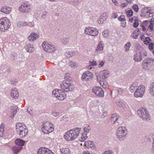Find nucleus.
<instances>
[{"mask_svg": "<svg viewBox=\"0 0 154 154\" xmlns=\"http://www.w3.org/2000/svg\"><path fill=\"white\" fill-rule=\"evenodd\" d=\"M81 130L80 128H77L67 131L64 135L65 138L68 141L74 140L79 136Z\"/></svg>", "mask_w": 154, "mask_h": 154, "instance_id": "nucleus-1", "label": "nucleus"}, {"mask_svg": "<svg viewBox=\"0 0 154 154\" xmlns=\"http://www.w3.org/2000/svg\"><path fill=\"white\" fill-rule=\"evenodd\" d=\"M11 25V23L8 19L3 17L0 19V30L2 32H5L7 30Z\"/></svg>", "mask_w": 154, "mask_h": 154, "instance_id": "nucleus-2", "label": "nucleus"}, {"mask_svg": "<svg viewBox=\"0 0 154 154\" xmlns=\"http://www.w3.org/2000/svg\"><path fill=\"white\" fill-rule=\"evenodd\" d=\"M116 134L117 138L120 140L122 141L125 139L127 134L125 128L123 127H119L117 130Z\"/></svg>", "mask_w": 154, "mask_h": 154, "instance_id": "nucleus-3", "label": "nucleus"}, {"mask_svg": "<svg viewBox=\"0 0 154 154\" xmlns=\"http://www.w3.org/2000/svg\"><path fill=\"white\" fill-rule=\"evenodd\" d=\"M41 130L44 133L49 134L54 131V127L50 122H45L43 124Z\"/></svg>", "mask_w": 154, "mask_h": 154, "instance_id": "nucleus-4", "label": "nucleus"}, {"mask_svg": "<svg viewBox=\"0 0 154 154\" xmlns=\"http://www.w3.org/2000/svg\"><path fill=\"white\" fill-rule=\"evenodd\" d=\"M137 113L138 115L143 120L145 121L149 120V114L146 109L143 108L140 109L138 110Z\"/></svg>", "mask_w": 154, "mask_h": 154, "instance_id": "nucleus-5", "label": "nucleus"}, {"mask_svg": "<svg viewBox=\"0 0 154 154\" xmlns=\"http://www.w3.org/2000/svg\"><path fill=\"white\" fill-rule=\"evenodd\" d=\"M42 46L44 50L48 53H53L56 50V47L54 45L45 42H43Z\"/></svg>", "mask_w": 154, "mask_h": 154, "instance_id": "nucleus-6", "label": "nucleus"}, {"mask_svg": "<svg viewBox=\"0 0 154 154\" xmlns=\"http://www.w3.org/2000/svg\"><path fill=\"white\" fill-rule=\"evenodd\" d=\"M52 93L60 100H63L66 97V93L62 90H54L52 91Z\"/></svg>", "mask_w": 154, "mask_h": 154, "instance_id": "nucleus-7", "label": "nucleus"}, {"mask_svg": "<svg viewBox=\"0 0 154 154\" xmlns=\"http://www.w3.org/2000/svg\"><path fill=\"white\" fill-rule=\"evenodd\" d=\"M60 88L62 90L65 92L71 91L74 89L73 85L68 82H63L61 85Z\"/></svg>", "mask_w": 154, "mask_h": 154, "instance_id": "nucleus-8", "label": "nucleus"}, {"mask_svg": "<svg viewBox=\"0 0 154 154\" xmlns=\"http://www.w3.org/2000/svg\"><path fill=\"white\" fill-rule=\"evenodd\" d=\"M85 34L93 36H97L98 34V30L93 27H86L85 30Z\"/></svg>", "mask_w": 154, "mask_h": 154, "instance_id": "nucleus-9", "label": "nucleus"}, {"mask_svg": "<svg viewBox=\"0 0 154 154\" xmlns=\"http://www.w3.org/2000/svg\"><path fill=\"white\" fill-rule=\"evenodd\" d=\"M145 87L143 85L139 86L134 93V96L136 98L142 97L145 91Z\"/></svg>", "mask_w": 154, "mask_h": 154, "instance_id": "nucleus-10", "label": "nucleus"}, {"mask_svg": "<svg viewBox=\"0 0 154 154\" xmlns=\"http://www.w3.org/2000/svg\"><path fill=\"white\" fill-rule=\"evenodd\" d=\"M92 91L95 95L97 96L103 97L104 96V91L100 87H94L92 89Z\"/></svg>", "mask_w": 154, "mask_h": 154, "instance_id": "nucleus-11", "label": "nucleus"}, {"mask_svg": "<svg viewBox=\"0 0 154 154\" xmlns=\"http://www.w3.org/2000/svg\"><path fill=\"white\" fill-rule=\"evenodd\" d=\"M150 9L148 8H144L141 10L142 17H148L152 16V14L150 12Z\"/></svg>", "mask_w": 154, "mask_h": 154, "instance_id": "nucleus-12", "label": "nucleus"}, {"mask_svg": "<svg viewBox=\"0 0 154 154\" xmlns=\"http://www.w3.org/2000/svg\"><path fill=\"white\" fill-rule=\"evenodd\" d=\"M30 8L29 6L27 4L24 3L19 7V11L21 13H27Z\"/></svg>", "mask_w": 154, "mask_h": 154, "instance_id": "nucleus-13", "label": "nucleus"}, {"mask_svg": "<svg viewBox=\"0 0 154 154\" xmlns=\"http://www.w3.org/2000/svg\"><path fill=\"white\" fill-rule=\"evenodd\" d=\"M93 77V74L89 71H85L82 75V79L83 80L87 81Z\"/></svg>", "mask_w": 154, "mask_h": 154, "instance_id": "nucleus-14", "label": "nucleus"}, {"mask_svg": "<svg viewBox=\"0 0 154 154\" xmlns=\"http://www.w3.org/2000/svg\"><path fill=\"white\" fill-rule=\"evenodd\" d=\"M26 128V126L23 123H17L16 126V131L17 133Z\"/></svg>", "mask_w": 154, "mask_h": 154, "instance_id": "nucleus-15", "label": "nucleus"}, {"mask_svg": "<svg viewBox=\"0 0 154 154\" xmlns=\"http://www.w3.org/2000/svg\"><path fill=\"white\" fill-rule=\"evenodd\" d=\"M37 154H54V153L51 150L47 148H41L38 149Z\"/></svg>", "mask_w": 154, "mask_h": 154, "instance_id": "nucleus-16", "label": "nucleus"}, {"mask_svg": "<svg viewBox=\"0 0 154 154\" xmlns=\"http://www.w3.org/2000/svg\"><path fill=\"white\" fill-rule=\"evenodd\" d=\"M142 55L140 52H137L134 55V59L135 62L141 61L142 60Z\"/></svg>", "mask_w": 154, "mask_h": 154, "instance_id": "nucleus-17", "label": "nucleus"}, {"mask_svg": "<svg viewBox=\"0 0 154 154\" xmlns=\"http://www.w3.org/2000/svg\"><path fill=\"white\" fill-rule=\"evenodd\" d=\"M83 146L88 148H94L95 147V144L91 141L88 140L86 141L83 143Z\"/></svg>", "mask_w": 154, "mask_h": 154, "instance_id": "nucleus-18", "label": "nucleus"}, {"mask_svg": "<svg viewBox=\"0 0 154 154\" xmlns=\"http://www.w3.org/2000/svg\"><path fill=\"white\" fill-rule=\"evenodd\" d=\"M38 38V35L35 32L31 33L30 35L28 36V40L32 42L36 40Z\"/></svg>", "mask_w": 154, "mask_h": 154, "instance_id": "nucleus-19", "label": "nucleus"}, {"mask_svg": "<svg viewBox=\"0 0 154 154\" xmlns=\"http://www.w3.org/2000/svg\"><path fill=\"white\" fill-rule=\"evenodd\" d=\"M145 22H147L148 24V25H146V27H147V29L151 30L153 31L154 30V21H145Z\"/></svg>", "mask_w": 154, "mask_h": 154, "instance_id": "nucleus-20", "label": "nucleus"}, {"mask_svg": "<svg viewBox=\"0 0 154 154\" xmlns=\"http://www.w3.org/2000/svg\"><path fill=\"white\" fill-rule=\"evenodd\" d=\"M142 66L144 69L146 70L150 69L151 67L147 59L144 60L143 61Z\"/></svg>", "mask_w": 154, "mask_h": 154, "instance_id": "nucleus-21", "label": "nucleus"}, {"mask_svg": "<svg viewBox=\"0 0 154 154\" xmlns=\"http://www.w3.org/2000/svg\"><path fill=\"white\" fill-rule=\"evenodd\" d=\"M26 51L29 53L33 52L34 50L33 45L29 43H27L25 46Z\"/></svg>", "mask_w": 154, "mask_h": 154, "instance_id": "nucleus-22", "label": "nucleus"}, {"mask_svg": "<svg viewBox=\"0 0 154 154\" xmlns=\"http://www.w3.org/2000/svg\"><path fill=\"white\" fill-rule=\"evenodd\" d=\"M103 46L104 45L103 42L102 41H100L95 49V52L97 53L98 52L102 51L103 50Z\"/></svg>", "mask_w": 154, "mask_h": 154, "instance_id": "nucleus-23", "label": "nucleus"}, {"mask_svg": "<svg viewBox=\"0 0 154 154\" xmlns=\"http://www.w3.org/2000/svg\"><path fill=\"white\" fill-rule=\"evenodd\" d=\"M10 94L12 97L15 99L17 98L19 96L18 92L16 89H12Z\"/></svg>", "mask_w": 154, "mask_h": 154, "instance_id": "nucleus-24", "label": "nucleus"}, {"mask_svg": "<svg viewBox=\"0 0 154 154\" xmlns=\"http://www.w3.org/2000/svg\"><path fill=\"white\" fill-rule=\"evenodd\" d=\"M107 16L106 14L103 13L100 16V18L98 20L97 22L99 23L102 24L107 19Z\"/></svg>", "mask_w": 154, "mask_h": 154, "instance_id": "nucleus-25", "label": "nucleus"}, {"mask_svg": "<svg viewBox=\"0 0 154 154\" xmlns=\"http://www.w3.org/2000/svg\"><path fill=\"white\" fill-rule=\"evenodd\" d=\"M11 11V8L8 7L4 6L1 9V11L6 14H9Z\"/></svg>", "mask_w": 154, "mask_h": 154, "instance_id": "nucleus-26", "label": "nucleus"}, {"mask_svg": "<svg viewBox=\"0 0 154 154\" xmlns=\"http://www.w3.org/2000/svg\"><path fill=\"white\" fill-rule=\"evenodd\" d=\"M22 149V147L17 146L13 147L12 149L14 154H17V153L19 152L20 150Z\"/></svg>", "mask_w": 154, "mask_h": 154, "instance_id": "nucleus-27", "label": "nucleus"}, {"mask_svg": "<svg viewBox=\"0 0 154 154\" xmlns=\"http://www.w3.org/2000/svg\"><path fill=\"white\" fill-rule=\"evenodd\" d=\"M15 142L17 146L22 147L24 145L25 141L20 139H17L15 140Z\"/></svg>", "mask_w": 154, "mask_h": 154, "instance_id": "nucleus-28", "label": "nucleus"}, {"mask_svg": "<svg viewBox=\"0 0 154 154\" xmlns=\"http://www.w3.org/2000/svg\"><path fill=\"white\" fill-rule=\"evenodd\" d=\"M28 131L27 128L24 130L23 131H21L18 133L20 137H24L26 136L28 134Z\"/></svg>", "mask_w": 154, "mask_h": 154, "instance_id": "nucleus-29", "label": "nucleus"}, {"mask_svg": "<svg viewBox=\"0 0 154 154\" xmlns=\"http://www.w3.org/2000/svg\"><path fill=\"white\" fill-rule=\"evenodd\" d=\"M60 150L62 154H70V150L68 148H62Z\"/></svg>", "mask_w": 154, "mask_h": 154, "instance_id": "nucleus-30", "label": "nucleus"}, {"mask_svg": "<svg viewBox=\"0 0 154 154\" xmlns=\"http://www.w3.org/2000/svg\"><path fill=\"white\" fill-rule=\"evenodd\" d=\"M109 72L107 70H104L101 72L100 75L104 78H107L109 76Z\"/></svg>", "mask_w": 154, "mask_h": 154, "instance_id": "nucleus-31", "label": "nucleus"}, {"mask_svg": "<svg viewBox=\"0 0 154 154\" xmlns=\"http://www.w3.org/2000/svg\"><path fill=\"white\" fill-rule=\"evenodd\" d=\"M119 117H118L117 114H114L111 117V121L112 123H113L114 124L116 122L118 119Z\"/></svg>", "mask_w": 154, "mask_h": 154, "instance_id": "nucleus-32", "label": "nucleus"}, {"mask_svg": "<svg viewBox=\"0 0 154 154\" xmlns=\"http://www.w3.org/2000/svg\"><path fill=\"white\" fill-rule=\"evenodd\" d=\"M87 134L85 133L82 134L81 137L79 139V140L81 142H84L87 138Z\"/></svg>", "mask_w": 154, "mask_h": 154, "instance_id": "nucleus-33", "label": "nucleus"}, {"mask_svg": "<svg viewBox=\"0 0 154 154\" xmlns=\"http://www.w3.org/2000/svg\"><path fill=\"white\" fill-rule=\"evenodd\" d=\"M4 125L2 124L0 127V137H3L4 135Z\"/></svg>", "mask_w": 154, "mask_h": 154, "instance_id": "nucleus-34", "label": "nucleus"}, {"mask_svg": "<svg viewBox=\"0 0 154 154\" xmlns=\"http://www.w3.org/2000/svg\"><path fill=\"white\" fill-rule=\"evenodd\" d=\"M69 41V38L63 37L61 39V42L63 44H67Z\"/></svg>", "mask_w": 154, "mask_h": 154, "instance_id": "nucleus-35", "label": "nucleus"}, {"mask_svg": "<svg viewBox=\"0 0 154 154\" xmlns=\"http://www.w3.org/2000/svg\"><path fill=\"white\" fill-rule=\"evenodd\" d=\"M150 92L151 94L154 96V82L151 84L149 88Z\"/></svg>", "mask_w": 154, "mask_h": 154, "instance_id": "nucleus-36", "label": "nucleus"}, {"mask_svg": "<svg viewBox=\"0 0 154 154\" xmlns=\"http://www.w3.org/2000/svg\"><path fill=\"white\" fill-rule=\"evenodd\" d=\"M91 130V128L89 126L87 125L86 127L84 128V131L85 133L87 134V133H89L90 132Z\"/></svg>", "mask_w": 154, "mask_h": 154, "instance_id": "nucleus-37", "label": "nucleus"}, {"mask_svg": "<svg viewBox=\"0 0 154 154\" xmlns=\"http://www.w3.org/2000/svg\"><path fill=\"white\" fill-rule=\"evenodd\" d=\"M140 33L139 30L135 31L133 33V37L135 39H136L138 38V35Z\"/></svg>", "mask_w": 154, "mask_h": 154, "instance_id": "nucleus-38", "label": "nucleus"}, {"mask_svg": "<svg viewBox=\"0 0 154 154\" xmlns=\"http://www.w3.org/2000/svg\"><path fill=\"white\" fill-rule=\"evenodd\" d=\"M131 45V43L130 42H128L125 45V51H127L129 50Z\"/></svg>", "mask_w": 154, "mask_h": 154, "instance_id": "nucleus-39", "label": "nucleus"}, {"mask_svg": "<svg viewBox=\"0 0 154 154\" xmlns=\"http://www.w3.org/2000/svg\"><path fill=\"white\" fill-rule=\"evenodd\" d=\"M147 59L151 67H152V66H154V60L152 59L151 58H149Z\"/></svg>", "mask_w": 154, "mask_h": 154, "instance_id": "nucleus-40", "label": "nucleus"}, {"mask_svg": "<svg viewBox=\"0 0 154 154\" xmlns=\"http://www.w3.org/2000/svg\"><path fill=\"white\" fill-rule=\"evenodd\" d=\"M18 25L22 26H27L28 25V23L26 22L20 21L18 23Z\"/></svg>", "mask_w": 154, "mask_h": 154, "instance_id": "nucleus-41", "label": "nucleus"}, {"mask_svg": "<svg viewBox=\"0 0 154 154\" xmlns=\"http://www.w3.org/2000/svg\"><path fill=\"white\" fill-rule=\"evenodd\" d=\"M58 119L60 121H66V116H61L58 117Z\"/></svg>", "mask_w": 154, "mask_h": 154, "instance_id": "nucleus-42", "label": "nucleus"}, {"mask_svg": "<svg viewBox=\"0 0 154 154\" xmlns=\"http://www.w3.org/2000/svg\"><path fill=\"white\" fill-rule=\"evenodd\" d=\"M13 110H14L13 111L11 115L10 116V117L12 119L13 118L14 116L16 115L17 112L16 108V109H14Z\"/></svg>", "mask_w": 154, "mask_h": 154, "instance_id": "nucleus-43", "label": "nucleus"}, {"mask_svg": "<svg viewBox=\"0 0 154 154\" xmlns=\"http://www.w3.org/2000/svg\"><path fill=\"white\" fill-rule=\"evenodd\" d=\"M116 104L120 107L122 106L123 103L121 101V100L118 99L116 100Z\"/></svg>", "mask_w": 154, "mask_h": 154, "instance_id": "nucleus-44", "label": "nucleus"}, {"mask_svg": "<svg viewBox=\"0 0 154 154\" xmlns=\"http://www.w3.org/2000/svg\"><path fill=\"white\" fill-rule=\"evenodd\" d=\"M126 14L128 17H130L133 15V12L131 10H129L126 13Z\"/></svg>", "mask_w": 154, "mask_h": 154, "instance_id": "nucleus-45", "label": "nucleus"}, {"mask_svg": "<svg viewBox=\"0 0 154 154\" xmlns=\"http://www.w3.org/2000/svg\"><path fill=\"white\" fill-rule=\"evenodd\" d=\"M118 20L120 21H125L126 20L125 17L124 15H121L118 18Z\"/></svg>", "mask_w": 154, "mask_h": 154, "instance_id": "nucleus-46", "label": "nucleus"}, {"mask_svg": "<svg viewBox=\"0 0 154 154\" xmlns=\"http://www.w3.org/2000/svg\"><path fill=\"white\" fill-rule=\"evenodd\" d=\"M132 8L136 12H137L138 11L139 8L137 5L136 4L132 6Z\"/></svg>", "mask_w": 154, "mask_h": 154, "instance_id": "nucleus-47", "label": "nucleus"}, {"mask_svg": "<svg viewBox=\"0 0 154 154\" xmlns=\"http://www.w3.org/2000/svg\"><path fill=\"white\" fill-rule=\"evenodd\" d=\"M77 65L76 63L72 61H70L69 63V66L71 67H73L76 66Z\"/></svg>", "mask_w": 154, "mask_h": 154, "instance_id": "nucleus-48", "label": "nucleus"}, {"mask_svg": "<svg viewBox=\"0 0 154 154\" xmlns=\"http://www.w3.org/2000/svg\"><path fill=\"white\" fill-rule=\"evenodd\" d=\"M137 86L136 83H133L131 85L130 87V90L132 91H134V90L135 88L137 87Z\"/></svg>", "mask_w": 154, "mask_h": 154, "instance_id": "nucleus-49", "label": "nucleus"}, {"mask_svg": "<svg viewBox=\"0 0 154 154\" xmlns=\"http://www.w3.org/2000/svg\"><path fill=\"white\" fill-rule=\"evenodd\" d=\"M139 25V23H138V21L137 20L135 19L134 20V22L133 23V25L134 27L135 28H137L138 27Z\"/></svg>", "mask_w": 154, "mask_h": 154, "instance_id": "nucleus-50", "label": "nucleus"}, {"mask_svg": "<svg viewBox=\"0 0 154 154\" xmlns=\"http://www.w3.org/2000/svg\"><path fill=\"white\" fill-rule=\"evenodd\" d=\"M149 48L150 50L154 48V43L153 42L151 43L149 45Z\"/></svg>", "mask_w": 154, "mask_h": 154, "instance_id": "nucleus-51", "label": "nucleus"}, {"mask_svg": "<svg viewBox=\"0 0 154 154\" xmlns=\"http://www.w3.org/2000/svg\"><path fill=\"white\" fill-rule=\"evenodd\" d=\"M103 35L104 37H106L108 35L109 33L107 31H104L103 32Z\"/></svg>", "mask_w": 154, "mask_h": 154, "instance_id": "nucleus-52", "label": "nucleus"}, {"mask_svg": "<svg viewBox=\"0 0 154 154\" xmlns=\"http://www.w3.org/2000/svg\"><path fill=\"white\" fill-rule=\"evenodd\" d=\"M149 37H147L144 39V42L145 44H147L148 43H149Z\"/></svg>", "mask_w": 154, "mask_h": 154, "instance_id": "nucleus-53", "label": "nucleus"}, {"mask_svg": "<svg viewBox=\"0 0 154 154\" xmlns=\"http://www.w3.org/2000/svg\"><path fill=\"white\" fill-rule=\"evenodd\" d=\"M124 92V91L121 88H119L118 90V92L119 94L122 95L123 94Z\"/></svg>", "mask_w": 154, "mask_h": 154, "instance_id": "nucleus-54", "label": "nucleus"}, {"mask_svg": "<svg viewBox=\"0 0 154 154\" xmlns=\"http://www.w3.org/2000/svg\"><path fill=\"white\" fill-rule=\"evenodd\" d=\"M52 115L54 117H57L59 115V113L55 112H52Z\"/></svg>", "mask_w": 154, "mask_h": 154, "instance_id": "nucleus-55", "label": "nucleus"}, {"mask_svg": "<svg viewBox=\"0 0 154 154\" xmlns=\"http://www.w3.org/2000/svg\"><path fill=\"white\" fill-rule=\"evenodd\" d=\"M104 63V62L103 61H100L99 64L98 65L99 67L100 68L103 66Z\"/></svg>", "mask_w": 154, "mask_h": 154, "instance_id": "nucleus-56", "label": "nucleus"}, {"mask_svg": "<svg viewBox=\"0 0 154 154\" xmlns=\"http://www.w3.org/2000/svg\"><path fill=\"white\" fill-rule=\"evenodd\" d=\"M153 142L152 143V151L153 153H154V136L153 137Z\"/></svg>", "mask_w": 154, "mask_h": 154, "instance_id": "nucleus-57", "label": "nucleus"}, {"mask_svg": "<svg viewBox=\"0 0 154 154\" xmlns=\"http://www.w3.org/2000/svg\"><path fill=\"white\" fill-rule=\"evenodd\" d=\"M103 154H114L111 151H107L104 152Z\"/></svg>", "mask_w": 154, "mask_h": 154, "instance_id": "nucleus-58", "label": "nucleus"}, {"mask_svg": "<svg viewBox=\"0 0 154 154\" xmlns=\"http://www.w3.org/2000/svg\"><path fill=\"white\" fill-rule=\"evenodd\" d=\"M90 63H91V65L93 66H96L97 64H96V62L95 60H93Z\"/></svg>", "mask_w": 154, "mask_h": 154, "instance_id": "nucleus-59", "label": "nucleus"}, {"mask_svg": "<svg viewBox=\"0 0 154 154\" xmlns=\"http://www.w3.org/2000/svg\"><path fill=\"white\" fill-rule=\"evenodd\" d=\"M127 5H128V4L127 3H122V4H121V6L122 7L124 8V7H125L126 6H127Z\"/></svg>", "mask_w": 154, "mask_h": 154, "instance_id": "nucleus-60", "label": "nucleus"}, {"mask_svg": "<svg viewBox=\"0 0 154 154\" xmlns=\"http://www.w3.org/2000/svg\"><path fill=\"white\" fill-rule=\"evenodd\" d=\"M27 111L28 113H29L31 116H33V114L31 111H29L28 109H27Z\"/></svg>", "mask_w": 154, "mask_h": 154, "instance_id": "nucleus-61", "label": "nucleus"}, {"mask_svg": "<svg viewBox=\"0 0 154 154\" xmlns=\"http://www.w3.org/2000/svg\"><path fill=\"white\" fill-rule=\"evenodd\" d=\"M126 22L123 23H121V26H122L123 27L125 28L126 26Z\"/></svg>", "mask_w": 154, "mask_h": 154, "instance_id": "nucleus-62", "label": "nucleus"}, {"mask_svg": "<svg viewBox=\"0 0 154 154\" xmlns=\"http://www.w3.org/2000/svg\"><path fill=\"white\" fill-rule=\"evenodd\" d=\"M82 154H91V153L88 151H85L83 152Z\"/></svg>", "mask_w": 154, "mask_h": 154, "instance_id": "nucleus-63", "label": "nucleus"}, {"mask_svg": "<svg viewBox=\"0 0 154 154\" xmlns=\"http://www.w3.org/2000/svg\"><path fill=\"white\" fill-rule=\"evenodd\" d=\"M112 1L113 2L114 4L116 5H118V3L116 1V0H112Z\"/></svg>", "mask_w": 154, "mask_h": 154, "instance_id": "nucleus-64", "label": "nucleus"}]
</instances>
